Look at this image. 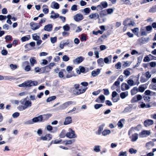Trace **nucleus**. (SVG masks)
Returning a JSON list of instances; mask_svg holds the SVG:
<instances>
[{
	"label": "nucleus",
	"instance_id": "nucleus-45",
	"mask_svg": "<svg viewBox=\"0 0 156 156\" xmlns=\"http://www.w3.org/2000/svg\"><path fill=\"white\" fill-rule=\"evenodd\" d=\"M149 87L150 89L156 90V84H151L149 85Z\"/></svg>",
	"mask_w": 156,
	"mask_h": 156
},
{
	"label": "nucleus",
	"instance_id": "nucleus-35",
	"mask_svg": "<svg viewBox=\"0 0 156 156\" xmlns=\"http://www.w3.org/2000/svg\"><path fill=\"white\" fill-rule=\"evenodd\" d=\"M104 125H102L100 126L99 127L98 131L96 133V134L98 135H100L101 133V131L103 130L104 128Z\"/></svg>",
	"mask_w": 156,
	"mask_h": 156
},
{
	"label": "nucleus",
	"instance_id": "nucleus-20",
	"mask_svg": "<svg viewBox=\"0 0 156 156\" xmlns=\"http://www.w3.org/2000/svg\"><path fill=\"white\" fill-rule=\"evenodd\" d=\"M129 86L126 83H123L121 84V89L122 91L127 90L129 89Z\"/></svg>",
	"mask_w": 156,
	"mask_h": 156
},
{
	"label": "nucleus",
	"instance_id": "nucleus-2",
	"mask_svg": "<svg viewBox=\"0 0 156 156\" xmlns=\"http://www.w3.org/2000/svg\"><path fill=\"white\" fill-rule=\"evenodd\" d=\"M133 130L134 129L133 128H132L128 131L129 137L131 141L132 142H135L136 141L138 138L139 135V134L136 133L132 134Z\"/></svg>",
	"mask_w": 156,
	"mask_h": 156
},
{
	"label": "nucleus",
	"instance_id": "nucleus-8",
	"mask_svg": "<svg viewBox=\"0 0 156 156\" xmlns=\"http://www.w3.org/2000/svg\"><path fill=\"white\" fill-rule=\"evenodd\" d=\"M73 103V102L72 101L66 102L60 106V109H65L72 105Z\"/></svg>",
	"mask_w": 156,
	"mask_h": 156
},
{
	"label": "nucleus",
	"instance_id": "nucleus-46",
	"mask_svg": "<svg viewBox=\"0 0 156 156\" xmlns=\"http://www.w3.org/2000/svg\"><path fill=\"white\" fill-rule=\"evenodd\" d=\"M56 98V97L55 96H52L48 98L47 100V102H49L53 100H55Z\"/></svg>",
	"mask_w": 156,
	"mask_h": 156
},
{
	"label": "nucleus",
	"instance_id": "nucleus-4",
	"mask_svg": "<svg viewBox=\"0 0 156 156\" xmlns=\"http://www.w3.org/2000/svg\"><path fill=\"white\" fill-rule=\"evenodd\" d=\"M42 118L41 115H40L37 117L33 118L31 120L28 121L27 122L28 124H31L34 123L43 122Z\"/></svg>",
	"mask_w": 156,
	"mask_h": 156
},
{
	"label": "nucleus",
	"instance_id": "nucleus-15",
	"mask_svg": "<svg viewBox=\"0 0 156 156\" xmlns=\"http://www.w3.org/2000/svg\"><path fill=\"white\" fill-rule=\"evenodd\" d=\"M72 122V118L70 116H67L66 117L64 122V124L65 125H68Z\"/></svg>",
	"mask_w": 156,
	"mask_h": 156
},
{
	"label": "nucleus",
	"instance_id": "nucleus-3",
	"mask_svg": "<svg viewBox=\"0 0 156 156\" xmlns=\"http://www.w3.org/2000/svg\"><path fill=\"white\" fill-rule=\"evenodd\" d=\"M20 102L21 105H24L26 109L32 106L31 101L30 100H27L26 98L21 100Z\"/></svg>",
	"mask_w": 156,
	"mask_h": 156
},
{
	"label": "nucleus",
	"instance_id": "nucleus-12",
	"mask_svg": "<svg viewBox=\"0 0 156 156\" xmlns=\"http://www.w3.org/2000/svg\"><path fill=\"white\" fill-rule=\"evenodd\" d=\"M83 18V15L81 14H77L74 16L73 19L76 21H79L82 20Z\"/></svg>",
	"mask_w": 156,
	"mask_h": 156
},
{
	"label": "nucleus",
	"instance_id": "nucleus-47",
	"mask_svg": "<svg viewBox=\"0 0 156 156\" xmlns=\"http://www.w3.org/2000/svg\"><path fill=\"white\" fill-rule=\"evenodd\" d=\"M3 77H4V80H11L13 79V77L9 76H3Z\"/></svg>",
	"mask_w": 156,
	"mask_h": 156
},
{
	"label": "nucleus",
	"instance_id": "nucleus-6",
	"mask_svg": "<svg viewBox=\"0 0 156 156\" xmlns=\"http://www.w3.org/2000/svg\"><path fill=\"white\" fill-rule=\"evenodd\" d=\"M24 83L26 87H29L33 86H36L37 84V81H32L31 80H29L25 81Z\"/></svg>",
	"mask_w": 156,
	"mask_h": 156
},
{
	"label": "nucleus",
	"instance_id": "nucleus-48",
	"mask_svg": "<svg viewBox=\"0 0 156 156\" xmlns=\"http://www.w3.org/2000/svg\"><path fill=\"white\" fill-rule=\"evenodd\" d=\"M29 37H28L26 36L22 37L21 39V41L22 42H24L27 41H28L30 38V36H28Z\"/></svg>",
	"mask_w": 156,
	"mask_h": 156
},
{
	"label": "nucleus",
	"instance_id": "nucleus-5",
	"mask_svg": "<svg viewBox=\"0 0 156 156\" xmlns=\"http://www.w3.org/2000/svg\"><path fill=\"white\" fill-rule=\"evenodd\" d=\"M69 132L67 133L66 136L69 138H73L76 137V136L75 133V132L71 128L69 129Z\"/></svg>",
	"mask_w": 156,
	"mask_h": 156
},
{
	"label": "nucleus",
	"instance_id": "nucleus-38",
	"mask_svg": "<svg viewBox=\"0 0 156 156\" xmlns=\"http://www.w3.org/2000/svg\"><path fill=\"white\" fill-rule=\"evenodd\" d=\"M100 4L102 7L103 8H106L108 6L107 2L106 1L101 2Z\"/></svg>",
	"mask_w": 156,
	"mask_h": 156
},
{
	"label": "nucleus",
	"instance_id": "nucleus-21",
	"mask_svg": "<svg viewBox=\"0 0 156 156\" xmlns=\"http://www.w3.org/2000/svg\"><path fill=\"white\" fill-rule=\"evenodd\" d=\"M154 145V143L153 141H149L146 144L145 146L147 149H150Z\"/></svg>",
	"mask_w": 156,
	"mask_h": 156
},
{
	"label": "nucleus",
	"instance_id": "nucleus-28",
	"mask_svg": "<svg viewBox=\"0 0 156 156\" xmlns=\"http://www.w3.org/2000/svg\"><path fill=\"white\" fill-rule=\"evenodd\" d=\"M128 95V91L123 92L120 94V96L121 98L124 99L127 97Z\"/></svg>",
	"mask_w": 156,
	"mask_h": 156
},
{
	"label": "nucleus",
	"instance_id": "nucleus-37",
	"mask_svg": "<svg viewBox=\"0 0 156 156\" xmlns=\"http://www.w3.org/2000/svg\"><path fill=\"white\" fill-rule=\"evenodd\" d=\"M138 88L137 87H134L131 91L132 95H134L137 93L138 91Z\"/></svg>",
	"mask_w": 156,
	"mask_h": 156
},
{
	"label": "nucleus",
	"instance_id": "nucleus-34",
	"mask_svg": "<svg viewBox=\"0 0 156 156\" xmlns=\"http://www.w3.org/2000/svg\"><path fill=\"white\" fill-rule=\"evenodd\" d=\"M128 84L130 86H133L136 84V83L133 80L130 79L127 82Z\"/></svg>",
	"mask_w": 156,
	"mask_h": 156
},
{
	"label": "nucleus",
	"instance_id": "nucleus-59",
	"mask_svg": "<svg viewBox=\"0 0 156 156\" xmlns=\"http://www.w3.org/2000/svg\"><path fill=\"white\" fill-rule=\"evenodd\" d=\"M29 64V62L28 61H26L23 62L22 63V66L23 68H24L26 66H28Z\"/></svg>",
	"mask_w": 156,
	"mask_h": 156
},
{
	"label": "nucleus",
	"instance_id": "nucleus-32",
	"mask_svg": "<svg viewBox=\"0 0 156 156\" xmlns=\"http://www.w3.org/2000/svg\"><path fill=\"white\" fill-rule=\"evenodd\" d=\"M115 9L114 8H109L105 10V11L107 12V14H112L115 10Z\"/></svg>",
	"mask_w": 156,
	"mask_h": 156
},
{
	"label": "nucleus",
	"instance_id": "nucleus-41",
	"mask_svg": "<svg viewBox=\"0 0 156 156\" xmlns=\"http://www.w3.org/2000/svg\"><path fill=\"white\" fill-rule=\"evenodd\" d=\"M33 39L34 40L37 41L40 39V37L39 36L37 35L36 34H34L32 35Z\"/></svg>",
	"mask_w": 156,
	"mask_h": 156
},
{
	"label": "nucleus",
	"instance_id": "nucleus-16",
	"mask_svg": "<svg viewBox=\"0 0 156 156\" xmlns=\"http://www.w3.org/2000/svg\"><path fill=\"white\" fill-rule=\"evenodd\" d=\"M52 114L50 113L41 115V118H42V122H44V121L48 120L49 118L52 116Z\"/></svg>",
	"mask_w": 156,
	"mask_h": 156
},
{
	"label": "nucleus",
	"instance_id": "nucleus-36",
	"mask_svg": "<svg viewBox=\"0 0 156 156\" xmlns=\"http://www.w3.org/2000/svg\"><path fill=\"white\" fill-rule=\"evenodd\" d=\"M65 70L64 69H61L58 73V76L60 78H62L64 77V72Z\"/></svg>",
	"mask_w": 156,
	"mask_h": 156
},
{
	"label": "nucleus",
	"instance_id": "nucleus-29",
	"mask_svg": "<svg viewBox=\"0 0 156 156\" xmlns=\"http://www.w3.org/2000/svg\"><path fill=\"white\" fill-rule=\"evenodd\" d=\"M97 62L99 66L102 67L104 66V63L103 62V59L102 58H100L97 60Z\"/></svg>",
	"mask_w": 156,
	"mask_h": 156
},
{
	"label": "nucleus",
	"instance_id": "nucleus-42",
	"mask_svg": "<svg viewBox=\"0 0 156 156\" xmlns=\"http://www.w3.org/2000/svg\"><path fill=\"white\" fill-rule=\"evenodd\" d=\"M149 12L151 13H154L156 12V5H154L149 10Z\"/></svg>",
	"mask_w": 156,
	"mask_h": 156
},
{
	"label": "nucleus",
	"instance_id": "nucleus-7",
	"mask_svg": "<svg viewBox=\"0 0 156 156\" xmlns=\"http://www.w3.org/2000/svg\"><path fill=\"white\" fill-rule=\"evenodd\" d=\"M151 134L150 130H143L139 133L140 137H146L149 136Z\"/></svg>",
	"mask_w": 156,
	"mask_h": 156
},
{
	"label": "nucleus",
	"instance_id": "nucleus-62",
	"mask_svg": "<svg viewBox=\"0 0 156 156\" xmlns=\"http://www.w3.org/2000/svg\"><path fill=\"white\" fill-rule=\"evenodd\" d=\"M103 106L102 104H96L94 106V108L96 109H98Z\"/></svg>",
	"mask_w": 156,
	"mask_h": 156
},
{
	"label": "nucleus",
	"instance_id": "nucleus-27",
	"mask_svg": "<svg viewBox=\"0 0 156 156\" xmlns=\"http://www.w3.org/2000/svg\"><path fill=\"white\" fill-rule=\"evenodd\" d=\"M43 12L45 14H47L49 12V9L48 6L45 5H43L42 6Z\"/></svg>",
	"mask_w": 156,
	"mask_h": 156
},
{
	"label": "nucleus",
	"instance_id": "nucleus-40",
	"mask_svg": "<svg viewBox=\"0 0 156 156\" xmlns=\"http://www.w3.org/2000/svg\"><path fill=\"white\" fill-rule=\"evenodd\" d=\"M63 29L65 31H69L70 30V27L68 24H66L62 27Z\"/></svg>",
	"mask_w": 156,
	"mask_h": 156
},
{
	"label": "nucleus",
	"instance_id": "nucleus-13",
	"mask_svg": "<svg viewBox=\"0 0 156 156\" xmlns=\"http://www.w3.org/2000/svg\"><path fill=\"white\" fill-rule=\"evenodd\" d=\"M88 17L90 19L96 20L99 18V16L98 13H94L88 16Z\"/></svg>",
	"mask_w": 156,
	"mask_h": 156
},
{
	"label": "nucleus",
	"instance_id": "nucleus-50",
	"mask_svg": "<svg viewBox=\"0 0 156 156\" xmlns=\"http://www.w3.org/2000/svg\"><path fill=\"white\" fill-rule=\"evenodd\" d=\"M10 67L12 70H14L18 67V66L16 64H11L10 65Z\"/></svg>",
	"mask_w": 156,
	"mask_h": 156
},
{
	"label": "nucleus",
	"instance_id": "nucleus-14",
	"mask_svg": "<svg viewBox=\"0 0 156 156\" xmlns=\"http://www.w3.org/2000/svg\"><path fill=\"white\" fill-rule=\"evenodd\" d=\"M105 97L103 95H102L100 96L98 98L96 99V101L99 103H103L105 102Z\"/></svg>",
	"mask_w": 156,
	"mask_h": 156
},
{
	"label": "nucleus",
	"instance_id": "nucleus-10",
	"mask_svg": "<svg viewBox=\"0 0 156 156\" xmlns=\"http://www.w3.org/2000/svg\"><path fill=\"white\" fill-rule=\"evenodd\" d=\"M52 136L50 134H47L44 136L40 137V139L43 140H50L51 139Z\"/></svg>",
	"mask_w": 156,
	"mask_h": 156
},
{
	"label": "nucleus",
	"instance_id": "nucleus-63",
	"mask_svg": "<svg viewBox=\"0 0 156 156\" xmlns=\"http://www.w3.org/2000/svg\"><path fill=\"white\" fill-rule=\"evenodd\" d=\"M145 76L147 80H148L151 77V75L149 72H147L145 73Z\"/></svg>",
	"mask_w": 156,
	"mask_h": 156
},
{
	"label": "nucleus",
	"instance_id": "nucleus-23",
	"mask_svg": "<svg viewBox=\"0 0 156 156\" xmlns=\"http://www.w3.org/2000/svg\"><path fill=\"white\" fill-rule=\"evenodd\" d=\"M51 15L50 16V18L53 19H55L59 17V14L58 13H55L53 11H52L51 12Z\"/></svg>",
	"mask_w": 156,
	"mask_h": 156
},
{
	"label": "nucleus",
	"instance_id": "nucleus-43",
	"mask_svg": "<svg viewBox=\"0 0 156 156\" xmlns=\"http://www.w3.org/2000/svg\"><path fill=\"white\" fill-rule=\"evenodd\" d=\"M130 19L127 18L123 22V24L125 26H128V23L129 22Z\"/></svg>",
	"mask_w": 156,
	"mask_h": 156
},
{
	"label": "nucleus",
	"instance_id": "nucleus-52",
	"mask_svg": "<svg viewBox=\"0 0 156 156\" xmlns=\"http://www.w3.org/2000/svg\"><path fill=\"white\" fill-rule=\"evenodd\" d=\"M123 119H121L118 122L117 125L120 128H122L123 127V125L122 122V121H123Z\"/></svg>",
	"mask_w": 156,
	"mask_h": 156
},
{
	"label": "nucleus",
	"instance_id": "nucleus-19",
	"mask_svg": "<svg viewBox=\"0 0 156 156\" xmlns=\"http://www.w3.org/2000/svg\"><path fill=\"white\" fill-rule=\"evenodd\" d=\"M55 65V63H51L48 66H45L44 68L45 71L46 72L49 71Z\"/></svg>",
	"mask_w": 156,
	"mask_h": 156
},
{
	"label": "nucleus",
	"instance_id": "nucleus-39",
	"mask_svg": "<svg viewBox=\"0 0 156 156\" xmlns=\"http://www.w3.org/2000/svg\"><path fill=\"white\" fill-rule=\"evenodd\" d=\"M93 150L94 151L96 152H98L101 151L100 146L99 145L95 146H94Z\"/></svg>",
	"mask_w": 156,
	"mask_h": 156
},
{
	"label": "nucleus",
	"instance_id": "nucleus-30",
	"mask_svg": "<svg viewBox=\"0 0 156 156\" xmlns=\"http://www.w3.org/2000/svg\"><path fill=\"white\" fill-rule=\"evenodd\" d=\"M85 71V69L83 67L80 66L79 67L78 69L76 70V72L77 73L80 74V72L83 73Z\"/></svg>",
	"mask_w": 156,
	"mask_h": 156
},
{
	"label": "nucleus",
	"instance_id": "nucleus-53",
	"mask_svg": "<svg viewBox=\"0 0 156 156\" xmlns=\"http://www.w3.org/2000/svg\"><path fill=\"white\" fill-rule=\"evenodd\" d=\"M119 96H117V97H115L114 98H112V100L114 102H117L119 100Z\"/></svg>",
	"mask_w": 156,
	"mask_h": 156
},
{
	"label": "nucleus",
	"instance_id": "nucleus-61",
	"mask_svg": "<svg viewBox=\"0 0 156 156\" xmlns=\"http://www.w3.org/2000/svg\"><path fill=\"white\" fill-rule=\"evenodd\" d=\"M23 68H24V70L26 72H28V71H30L31 69L30 66L29 65H28V66H26L25 67H24Z\"/></svg>",
	"mask_w": 156,
	"mask_h": 156
},
{
	"label": "nucleus",
	"instance_id": "nucleus-33",
	"mask_svg": "<svg viewBox=\"0 0 156 156\" xmlns=\"http://www.w3.org/2000/svg\"><path fill=\"white\" fill-rule=\"evenodd\" d=\"M111 131L108 129H105L102 133V134L104 136H106L109 135L111 133Z\"/></svg>",
	"mask_w": 156,
	"mask_h": 156
},
{
	"label": "nucleus",
	"instance_id": "nucleus-64",
	"mask_svg": "<svg viewBox=\"0 0 156 156\" xmlns=\"http://www.w3.org/2000/svg\"><path fill=\"white\" fill-rule=\"evenodd\" d=\"M126 152H120L119 153L118 156H126Z\"/></svg>",
	"mask_w": 156,
	"mask_h": 156
},
{
	"label": "nucleus",
	"instance_id": "nucleus-49",
	"mask_svg": "<svg viewBox=\"0 0 156 156\" xmlns=\"http://www.w3.org/2000/svg\"><path fill=\"white\" fill-rule=\"evenodd\" d=\"M123 73L126 76H128L130 75V72L129 70L128 69H126L124 70L123 72Z\"/></svg>",
	"mask_w": 156,
	"mask_h": 156
},
{
	"label": "nucleus",
	"instance_id": "nucleus-60",
	"mask_svg": "<svg viewBox=\"0 0 156 156\" xmlns=\"http://www.w3.org/2000/svg\"><path fill=\"white\" fill-rule=\"evenodd\" d=\"M129 152L131 154H136L137 152V151L133 148H131L129 150Z\"/></svg>",
	"mask_w": 156,
	"mask_h": 156
},
{
	"label": "nucleus",
	"instance_id": "nucleus-44",
	"mask_svg": "<svg viewBox=\"0 0 156 156\" xmlns=\"http://www.w3.org/2000/svg\"><path fill=\"white\" fill-rule=\"evenodd\" d=\"M66 131L65 130H63L60 133L59 136L61 138H63L65 137Z\"/></svg>",
	"mask_w": 156,
	"mask_h": 156
},
{
	"label": "nucleus",
	"instance_id": "nucleus-25",
	"mask_svg": "<svg viewBox=\"0 0 156 156\" xmlns=\"http://www.w3.org/2000/svg\"><path fill=\"white\" fill-rule=\"evenodd\" d=\"M52 25L51 24H50L46 25L44 27V30L46 31L50 32L52 30Z\"/></svg>",
	"mask_w": 156,
	"mask_h": 156
},
{
	"label": "nucleus",
	"instance_id": "nucleus-24",
	"mask_svg": "<svg viewBox=\"0 0 156 156\" xmlns=\"http://www.w3.org/2000/svg\"><path fill=\"white\" fill-rule=\"evenodd\" d=\"M51 7L53 9H58L59 8V5L57 2H53L51 3Z\"/></svg>",
	"mask_w": 156,
	"mask_h": 156
},
{
	"label": "nucleus",
	"instance_id": "nucleus-55",
	"mask_svg": "<svg viewBox=\"0 0 156 156\" xmlns=\"http://www.w3.org/2000/svg\"><path fill=\"white\" fill-rule=\"evenodd\" d=\"M62 59L63 61L65 62L68 61L69 59V57L66 55L63 56Z\"/></svg>",
	"mask_w": 156,
	"mask_h": 156
},
{
	"label": "nucleus",
	"instance_id": "nucleus-58",
	"mask_svg": "<svg viewBox=\"0 0 156 156\" xmlns=\"http://www.w3.org/2000/svg\"><path fill=\"white\" fill-rule=\"evenodd\" d=\"M50 41L52 43L54 44L57 41L56 37H51L50 38Z\"/></svg>",
	"mask_w": 156,
	"mask_h": 156
},
{
	"label": "nucleus",
	"instance_id": "nucleus-57",
	"mask_svg": "<svg viewBox=\"0 0 156 156\" xmlns=\"http://www.w3.org/2000/svg\"><path fill=\"white\" fill-rule=\"evenodd\" d=\"M17 109L20 111H22L26 109L24 106L23 105H20L17 108Z\"/></svg>",
	"mask_w": 156,
	"mask_h": 156
},
{
	"label": "nucleus",
	"instance_id": "nucleus-22",
	"mask_svg": "<svg viewBox=\"0 0 156 156\" xmlns=\"http://www.w3.org/2000/svg\"><path fill=\"white\" fill-rule=\"evenodd\" d=\"M112 56L111 55H109L108 57H105L104 59V61L106 64H109L112 62Z\"/></svg>",
	"mask_w": 156,
	"mask_h": 156
},
{
	"label": "nucleus",
	"instance_id": "nucleus-17",
	"mask_svg": "<svg viewBox=\"0 0 156 156\" xmlns=\"http://www.w3.org/2000/svg\"><path fill=\"white\" fill-rule=\"evenodd\" d=\"M154 123V121L151 119H147L144 122V125L146 127H147L152 125Z\"/></svg>",
	"mask_w": 156,
	"mask_h": 156
},
{
	"label": "nucleus",
	"instance_id": "nucleus-9",
	"mask_svg": "<svg viewBox=\"0 0 156 156\" xmlns=\"http://www.w3.org/2000/svg\"><path fill=\"white\" fill-rule=\"evenodd\" d=\"M30 26L31 27V29L33 30L38 29L40 27V26L39 24L33 22H31L30 23Z\"/></svg>",
	"mask_w": 156,
	"mask_h": 156
},
{
	"label": "nucleus",
	"instance_id": "nucleus-18",
	"mask_svg": "<svg viewBox=\"0 0 156 156\" xmlns=\"http://www.w3.org/2000/svg\"><path fill=\"white\" fill-rule=\"evenodd\" d=\"M100 72L101 69H98L96 70L93 71L91 72V74L93 77H95L98 75L100 73Z\"/></svg>",
	"mask_w": 156,
	"mask_h": 156
},
{
	"label": "nucleus",
	"instance_id": "nucleus-26",
	"mask_svg": "<svg viewBox=\"0 0 156 156\" xmlns=\"http://www.w3.org/2000/svg\"><path fill=\"white\" fill-rule=\"evenodd\" d=\"M30 62L31 66H33L34 64L37 63L36 58L35 57H31L30 59Z\"/></svg>",
	"mask_w": 156,
	"mask_h": 156
},
{
	"label": "nucleus",
	"instance_id": "nucleus-1",
	"mask_svg": "<svg viewBox=\"0 0 156 156\" xmlns=\"http://www.w3.org/2000/svg\"><path fill=\"white\" fill-rule=\"evenodd\" d=\"M87 89V87H79V85L76 84L75 85V89L73 90V93L75 94L79 95L84 93Z\"/></svg>",
	"mask_w": 156,
	"mask_h": 156
},
{
	"label": "nucleus",
	"instance_id": "nucleus-54",
	"mask_svg": "<svg viewBox=\"0 0 156 156\" xmlns=\"http://www.w3.org/2000/svg\"><path fill=\"white\" fill-rule=\"evenodd\" d=\"M146 29L147 31L149 32V33H150L151 32V30L152 29V27L151 26H147L146 27Z\"/></svg>",
	"mask_w": 156,
	"mask_h": 156
},
{
	"label": "nucleus",
	"instance_id": "nucleus-56",
	"mask_svg": "<svg viewBox=\"0 0 156 156\" xmlns=\"http://www.w3.org/2000/svg\"><path fill=\"white\" fill-rule=\"evenodd\" d=\"M91 11L90 9L89 8H86L84 9L83 11L84 12L87 14H89L90 11Z\"/></svg>",
	"mask_w": 156,
	"mask_h": 156
},
{
	"label": "nucleus",
	"instance_id": "nucleus-51",
	"mask_svg": "<svg viewBox=\"0 0 156 156\" xmlns=\"http://www.w3.org/2000/svg\"><path fill=\"white\" fill-rule=\"evenodd\" d=\"M145 89L143 86H140L138 89V90H139V91L141 92H143L145 90Z\"/></svg>",
	"mask_w": 156,
	"mask_h": 156
},
{
	"label": "nucleus",
	"instance_id": "nucleus-11",
	"mask_svg": "<svg viewBox=\"0 0 156 156\" xmlns=\"http://www.w3.org/2000/svg\"><path fill=\"white\" fill-rule=\"evenodd\" d=\"M84 59V58L80 56L76 58L73 60V62L75 64H78L82 62Z\"/></svg>",
	"mask_w": 156,
	"mask_h": 156
},
{
	"label": "nucleus",
	"instance_id": "nucleus-31",
	"mask_svg": "<svg viewBox=\"0 0 156 156\" xmlns=\"http://www.w3.org/2000/svg\"><path fill=\"white\" fill-rule=\"evenodd\" d=\"M46 128L47 130L49 131H50L51 133H55V132H56V131L57 130V129H56V131H51V130H52L53 127L51 126L50 125H47L46 126ZM55 128L56 129H57L56 128Z\"/></svg>",
	"mask_w": 156,
	"mask_h": 156
}]
</instances>
